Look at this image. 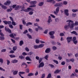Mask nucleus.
I'll return each instance as SVG.
<instances>
[{"label":"nucleus","instance_id":"7c9ffc66","mask_svg":"<svg viewBox=\"0 0 78 78\" xmlns=\"http://www.w3.org/2000/svg\"><path fill=\"white\" fill-rule=\"evenodd\" d=\"M17 47L16 46H14L12 48V50H13V51H16V50H17Z\"/></svg>","mask_w":78,"mask_h":78},{"label":"nucleus","instance_id":"6e6552de","mask_svg":"<svg viewBox=\"0 0 78 78\" xmlns=\"http://www.w3.org/2000/svg\"><path fill=\"white\" fill-rule=\"evenodd\" d=\"M72 39V37H67L66 39L67 40V41L68 43L70 42V41Z\"/></svg>","mask_w":78,"mask_h":78},{"label":"nucleus","instance_id":"4d7b16f0","mask_svg":"<svg viewBox=\"0 0 78 78\" xmlns=\"http://www.w3.org/2000/svg\"><path fill=\"white\" fill-rule=\"evenodd\" d=\"M76 41V37H74L73 38V41Z\"/></svg>","mask_w":78,"mask_h":78},{"label":"nucleus","instance_id":"ddd939ff","mask_svg":"<svg viewBox=\"0 0 78 78\" xmlns=\"http://www.w3.org/2000/svg\"><path fill=\"white\" fill-rule=\"evenodd\" d=\"M30 8H27V9H22L21 10V11H25V12H28L29 11V9H30Z\"/></svg>","mask_w":78,"mask_h":78},{"label":"nucleus","instance_id":"a878e982","mask_svg":"<svg viewBox=\"0 0 78 78\" xmlns=\"http://www.w3.org/2000/svg\"><path fill=\"white\" fill-rule=\"evenodd\" d=\"M32 23L31 22H28L26 24V26H29V25H32Z\"/></svg>","mask_w":78,"mask_h":78},{"label":"nucleus","instance_id":"5701e85b","mask_svg":"<svg viewBox=\"0 0 78 78\" xmlns=\"http://www.w3.org/2000/svg\"><path fill=\"white\" fill-rule=\"evenodd\" d=\"M53 1V3H55V1H54V0H47V2H52Z\"/></svg>","mask_w":78,"mask_h":78},{"label":"nucleus","instance_id":"a19ab883","mask_svg":"<svg viewBox=\"0 0 78 78\" xmlns=\"http://www.w3.org/2000/svg\"><path fill=\"white\" fill-rule=\"evenodd\" d=\"M73 43L75 44V45H76V44L78 43V41L77 40H76L75 41H73Z\"/></svg>","mask_w":78,"mask_h":78},{"label":"nucleus","instance_id":"79ce46f5","mask_svg":"<svg viewBox=\"0 0 78 78\" xmlns=\"http://www.w3.org/2000/svg\"><path fill=\"white\" fill-rule=\"evenodd\" d=\"M72 11L73 12H76V11H78V10L77 9H73L72 10Z\"/></svg>","mask_w":78,"mask_h":78},{"label":"nucleus","instance_id":"864d4df0","mask_svg":"<svg viewBox=\"0 0 78 78\" xmlns=\"http://www.w3.org/2000/svg\"><path fill=\"white\" fill-rule=\"evenodd\" d=\"M52 48L53 50H56V49H57V48L55 46H53L52 47Z\"/></svg>","mask_w":78,"mask_h":78},{"label":"nucleus","instance_id":"c756f323","mask_svg":"<svg viewBox=\"0 0 78 78\" xmlns=\"http://www.w3.org/2000/svg\"><path fill=\"white\" fill-rule=\"evenodd\" d=\"M9 36L11 37H12V38H13V39H14L15 38V37L14 36V35L13 34H10L9 35Z\"/></svg>","mask_w":78,"mask_h":78},{"label":"nucleus","instance_id":"09e8293b","mask_svg":"<svg viewBox=\"0 0 78 78\" xmlns=\"http://www.w3.org/2000/svg\"><path fill=\"white\" fill-rule=\"evenodd\" d=\"M38 28L39 30H41L42 31L43 29L42 27L38 26Z\"/></svg>","mask_w":78,"mask_h":78},{"label":"nucleus","instance_id":"473e14b6","mask_svg":"<svg viewBox=\"0 0 78 78\" xmlns=\"http://www.w3.org/2000/svg\"><path fill=\"white\" fill-rule=\"evenodd\" d=\"M12 9H8L7 10V12H11L12 11Z\"/></svg>","mask_w":78,"mask_h":78},{"label":"nucleus","instance_id":"13d9d810","mask_svg":"<svg viewBox=\"0 0 78 78\" xmlns=\"http://www.w3.org/2000/svg\"><path fill=\"white\" fill-rule=\"evenodd\" d=\"M50 38H51V39H54L55 38V36L53 35H50Z\"/></svg>","mask_w":78,"mask_h":78},{"label":"nucleus","instance_id":"9b49d317","mask_svg":"<svg viewBox=\"0 0 78 78\" xmlns=\"http://www.w3.org/2000/svg\"><path fill=\"white\" fill-rule=\"evenodd\" d=\"M50 51H51L50 48H48L46 49L45 51V52L46 53H50Z\"/></svg>","mask_w":78,"mask_h":78},{"label":"nucleus","instance_id":"4be33fe9","mask_svg":"<svg viewBox=\"0 0 78 78\" xmlns=\"http://www.w3.org/2000/svg\"><path fill=\"white\" fill-rule=\"evenodd\" d=\"M71 33H72V34H74L76 35V36L78 35V33H76V32L75 31H73L71 32Z\"/></svg>","mask_w":78,"mask_h":78},{"label":"nucleus","instance_id":"f8f14e48","mask_svg":"<svg viewBox=\"0 0 78 78\" xmlns=\"http://www.w3.org/2000/svg\"><path fill=\"white\" fill-rule=\"evenodd\" d=\"M21 8V6L20 5H18L16 6L15 8V10H19L20 8Z\"/></svg>","mask_w":78,"mask_h":78},{"label":"nucleus","instance_id":"58836bf2","mask_svg":"<svg viewBox=\"0 0 78 78\" xmlns=\"http://www.w3.org/2000/svg\"><path fill=\"white\" fill-rule=\"evenodd\" d=\"M53 61H54V62L56 64H58V62L57 60H53Z\"/></svg>","mask_w":78,"mask_h":78},{"label":"nucleus","instance_id":"bf43d9fd","mask_svg":"<svg viewBox=\"0 0 78 78\" xmlns=\"http://www.w3.org/2000/svg\"><path fill=\"white\" fill-rule=\"evenodd\" d=\"M25 50L27 51H30V50H29V49L28 48L26 47L25 48Z\"/></svg>","mask_w":78,"mask_h":78},{"label":"nucleus","instance_id":"c03bdc74","mask_svg":"<svg viewBox=\"0 0 78 78\" xmlns=\"http://www.w3.org/2000/svg\"><path fill=\"white\" fill-rule=\"evenodd\" d=\"M45 74L44 73L42 74L41 78H44V77H45Z\"/></svg>","mask_w":78,"mask_h":78},{"label":"nucleus","instance_id":"c9c22d12","mask_svg":"<svg viewBox=\"0 0 78 78\" xmlns=\"http://www.w3.org/2000/svg\"><path fill=\"white\" fill-rule=\"evenodd\" d=\"M33 13H34V12L32 11H31L30 12H29V15H33Z\"/></svg>","mask_w":78,"mask_h":78},{"label":"nucleus","instance_id":"8fccbe9b","mask_svg":"<svg viewBox=\"0 0 78 78\" xmlns=\"http://www.w3.org/2000/svg\"><path fill=\"white\" fill-rule=\"evenodd\" d=\"M12 23L13 25H14V26L16 25V23L14 22V21H13L12 22Z\"/></svg>","mask_w":78,"mask_h":78},{"label":"nucleus","instance_id":"49530a36","mask_svg":"<svg viewBox=\"0 0 78 78\" xmlns=\"http://www.w3.org/2000/svg\"><path fill=\"white\" fill-rule=\"evenodd\" d=\"M60 36H64V33H61L60 34Z\"/></svg>","mask_w":78,"mask_h":78},{"label":"nucleus","instance_id":"774afa93","mask_svg":"<svg viewBox=\"0 0 78 78\" xmlns=\"http://www.w3.org/2000/svg\"><path fill=\"white\" fill-rule=\"evenodd\" d=\"M55 22H59V19H58V18H56L55 19Z\"/></svg>","mask_w":78,"mask_h":78},{"label":"nucleus","instance_id":"ea45409f","mask_svg":"<svg viewBox=\"0 0 78 78\" xmlns=\"http://www.w3.org/2000/svg\"><path fill=\"white\" fill-rule=\"evenodd\" d=\"M22 21L23 24V25H26V22H25V20H23Z\"/></svg>","mask_w":78,"mask_h":78},{"label":"nucleus","instance_id":"4468645a","mask_svg":"<svg viewBox=\"0 0 78 78\" xmlns=\"http://www.w3.org/2000/svg\"><path fill=\"white\" fill-rule=\"evenodd\" d=\"M26 65V67H25V68H27V67H28V65L25 63V62H23V63L21 64V66H24Z\"/></svg>","mask_w":78,"mask_h":78},{"label":"nucleus","instance_id":"39448f33","mask_svg":"<svg viewBox=\"0 0 78 78\" xmlns=\"http://www.w3.org/2000/svg\"><path fill=\"white\" fill-rule=\"evenodd\" d=\"M64 11L65 15L66 16H69V10L66 9L64 10Z\"/></svg>","mask_w":78,"mask_h":78},{"label":"nucleus","instance_id":"20e7f679","mask_svg":"<svg viewBox=\"0 0 78 78\" xmlns=\"http://www.w3.org/2000/svg\"><path fill=\"white\" fill-rule=\"evenodd\" d=\"M52 22V20H51V17L50 16H49L48 17V20L47 21L48 24V25H50V22Z\"/></svg>","mask_w":78,"mask_h":78},{"label":"nucleus","instance_id":"f704fd0d","mask_svg":"<svg viewBox=\"0 0 78 78\" xmlns=\"http://www.w3.org/2000/svg\"><path fill=\"white\" fill-rule=\"evenodd\" d=\"M0 62H1V64L3 63V59L2 58H0Z\"/></svg>","mask_w":78,"mask_h":78},{"label":"nucleus","instance_id":"4c0bfd02","mask_svg":"<svg viewBox=\"0 0 78 78\" xmlns=\"http://www.w3.org/2000/svg\"><path fill=\"white\" fill-rule=\"evenodd\" d=\"M0 35L2 36H4V34L2 32V30L1 29H0Z\"/></svg>","mask_w":78,"mask_h":78},{"label":"nucleus","instance_id":"c85d7f7f","mask_svg":"<svg viewBox=\"0 0 78 78\" xmlns=\"http://www.w3.org/2000/svg\"><path fill=\"white\" fill-rule=\"evenodd\" d=\"M27 36L29 39H32L31 36L30 35V34H27Z\"/></svg>","mask_w":78,"mask_h":78},{"label":"nucleus","instance_id":"052dcab7","mask_svg":"<svg viewBox=\"0 0 78 78\" xmlns=\"http://www.w3.org/2000/svg\"><path fill=\"white\" fill-rule=\"evenodd\" d=\"M59 4V6L61 7L62 6V5H63V4H62V2H60L58 3Z\"/></svg>","mask_w":78,"mask_h":78},{"label":"nucleus","instance_id":"bb28decb","mask_svg":"<svg viewBox=\"0 0 78 78\" xmlns=\"http://www.w3.org/2000/svg\"><path fill=\"white\" fill-rule=\"evenodd\" d=\"M9 56L10 58H16V56L14 55L11 54L9 55Z\"/></svg>","mask_w":78,"mask_h":78},{"label":"nucleus","instance_id":"f3484780","mask_svg":"<svg viewBox=\"0 0 78 78\" xmlns=\"http://www.w3.org/2000/svg\"><path fill=\"white\" fill-rule=\"evenodd\" d=\"M49 34H50V36L53 35V34H55V31H51L49 32Z\"/></svg>","mask_w":78,"mask_h":78},{"label":"nucleus","instance_id":"aec40b11","mask_svg":"<svg viewBox=\"0 0 78 78\" xmlns=\"http://www.w3.org/2000/svg\"><path fill=\"white\" fill-rule=\"evenodd\" d=\"M38 48H42V47H43L44 46V44H41L38 46Z\"/></svg>","mask_w":78,"mask_h":78},{"label":"nucleus","instance_id":"1a4fd4ad","mask_svg":"<svg viewBox=\"0 0 78 78\" xmlns=\"http://www.w3.org/2000/svg\"><path fill=\"white\" fill-rule=\"evenodd\" d=\"M12 72L13 75H16L18 73V71L12 70Z\"/></svg>","mask_w":78,"mask_h":78},{"label":"nucleus","instance_id":"3c124183","mask_svg":"<svg viewBox=\"0 0 78 78\" xmlns=\"http://www.w3.org/2000/svg\"><path fill=\"white\" fill-rule=\"evenodd\" d=\"M19 58L21 59H23L24 58V57H23V56L22 55H21L19 56Z\"/></svg>","mask_w":78,"mask_h":78},{"label":"nucleus","instance_id":"de8ad7c7","mask_svg":"<svg viewBox=\"0 0 78 78\" xmlns=\"http://www.w3.org/2000/svg\"><path fill=\"white\" fill-rule=\"evenodd\" d=\"M34 48L35 49H36V48H39V47L38 45H35L34 46Z\"/></svg>","mask_w":78,"mask_h":78},{"label":"nucleus","instance_id":"72a5a7b5","mask_svg":"<svg viewBox=\"0 0 78 78\" xmlns=\"http://www.w3.org/2000/svg\"><path fill=\"white\" fill-rule=\"evenodd\" d=\"M5 39V37H0V40L1 41H3Z\"/></svg>","mask_w":78,"mask_h":78},{"label":"nucleus","instance_id":"a18cd8bd","mask_svg":"<svg viewBox=\"0 0 78 78\" xmlns=\"http://www.w3.org/2000/svg\"><path fill=\"white\" fill-rule=\"evenodd\" d=\"M63 4L65 5H67V2L66 1H64L63 2Z\"/></svg>","mask_w":78,"mask_h":78},{"label":"nucleus","instance_id":"6e6d98bb","mask_svg":"<svg viewBox=\"0 0 78 78\" xmlns=\"http://www.w3.org/2000/svg\"><path fill=\"white\" fill-rule=\"evenodd\" d=\"M61 64L62 66H64V65L66 64V62H62Z\"/></svg>","mask_w":78,"mask_h":78},{"label":"nucleus","instance_id":"b1692460","mask_svg":"<svg viewBox=\"0 0 78 78\" xmlns=\"http://www.w3.org/2000/svg\"><path fill=\"white\" fill-rule=\"evenodd\" d=\"M51 74L50 73H49L48 74L46 78H51Z\"/></svg>","mask_w":78,"mask_h":78},{"label":"nucleus","instance_id":"dca6fc26","mask_svg":"<svg viewBox=\"0 0 78 78\" xmlns=\"http://www.w3.org/2000/svg\"><path fill=\"white\" fill-rule=\"evenodd\" d=\"M59 72H60V70L58 69H57L54 72V73L55 74H57V73H59Z\"/></svg>","mask_w":78,"mask_h":78},{"label":"nucleus","instance_id":"7ed1b4c3","mask_svg":"<svg viewBox=\"0 0 78 78\" xmlns=\"http://www.w3.org/2000/svg\"><path fill=\"white\" fill-rule=\"evenodd\" d=\"M59 7H57L55 9V11H54V14L56 15V16H57V15H58V12H59Z\"/></svg>","mask_w":78,"mask_h":78},{"label":"nucleus","instance_id":"37998d69","mask_svg":"<svg viewBox=\"0 0 78 78\" xmlns=\"http://www.w3.org/2000/svg\"><path fill=\"white\" fill-rule=\"evenodd\" d=\"M28 55H31L32 54H33V52H30L27 53Z\"/></svg>","mask_w":78,"mask_h":78},{"label":"nucleus","instance_id":"a211bd4d","mask_svg":"<svg viewBox=\"0 0 78 78\" xmlns=\"http://www.w3.org/2000/svg\"><path fill=\"white\" fill-rule=\"evenodd\" d=\"M34 76V74L33 73H29L27 75V76Z\"/></svg>","mask_w":78,"mask_h":78},{"label":"nucleus","instance_id":"f03ea898","mask_svg":"<svg viewBox=\"0 0 78 78\" xmlns=\"http://www.w3.org/2000/svg\"><path fill=\"white\" fill-rule=\"evenodd\" d=\"M37 3V2L36 1H31V2H30V5H32V4H34L29 6V7H30V8H33V7H36V5L35 4H36Z\"/></svg>","mask_w":78,"mask_h":78},{"label":"nucleus","instance_id":"680f3d73","mask_svg":"<svg viewBox=\"0 0 78 78\" xmlns=\"http://www.w3.org/2000/svg\"><path fill=\"white\" fill-rule=\"evenodd\" d=\"M70 61H71V62H74V61H75V59H73V58H72L71 59H70Z\"/></svg>","mask_w":78,"mask_h":78},{"label":"nucleus","instance_id":"6ab92c4d","mask_svg":"<svg viewBox=\"0 0 78 78\" xmlns=\"http://www.w3.org/2000/svg\"><path fill=\"white\" fill-rule=\"evenodd\" d=\"M26 59L27 61H31V59H30V57L28 56H27L26 58Z\"/></svg>","mask_w":78,"mask_h":78},{"label":"nucleus","instance_id":"cd10ccee","mask_svg":"<svg viewBox=\"0 0 78 78\" xmlns=\"http://www.w3.org/2000/svg\"><path fill=\"white\" fill-rule=\"evenodd\" d=\"M2 8L3 9H7V7H6V6L4 5H2Z\"/></svg>","mask_w":78,"mask_h":78},{"label":"nucleus","instance_id":"0eeeda50","mask_svg":"<svg viewBox=\"0 0 78 78\" xmlns=\"http://www.w3.org/2000/svg\"><path fill=\"white\" fill-rule=\"evenodd\" d=\"M7 28V27H5V30L6 31H7V32H8V33H10V34H11V30H10L9 28Z\"/></svg>","mask_w":78,"mask_h":78},{"label":"nucleus","instance_id":"69168bd1","mask_svg":"<svg viewBox=\"0 0 78 78\" xmlns=\"http://www.w3.org/2000/svg\"><path fill=\"white\" fill-rule=\"evenodd\" d=\"M51 42L52 44V45H55V41H51Z\"/></svg>","mask_w":78,"mask_h":78},{"label":"nucleus","instance_id":"338daca9","mask_svg":"<svg viewBox=\"0 0 78 78\" xmlns=\"http://www.w3.org/2000/svg\"><path fill=\"white\" fill-rule=\"evenodd\" d=\"M6 51V49H4L2 50H1V52H5Z\"/></svg>","mask_w":78,"mask_h":78},{"label":"nucleus","instance_id":"2eb2a0df","mask_svg":"<svg viewBox=\"0 0 78 78\" xmlns=\"http://www.w3.org/2000/svg\"><path fill=\"white\" fill-rule=\"evenodd\" d=\"M12 63H17L18 62V60L16 59H14L11 61Z\"/></svg>","mask_w":78,"mask_h":78},{"label":"nucleus","instance_id":"423d86ee","mask_svg":"<svg viewBox=\"0 0 78 78\" xmlns=\"http://www.w3.org/2000/svg\"><path fill=\"white\" fill-rule=\"evenodd\" d=\"M11 2L10 1L8 0L6 2L4 3V5H6V6H9V5L11 4Z\"/></svg>","mask_w":78,"mask_h":78},{"label":"nucleus","instance_id":"5fc2aeb1","mask_svg":"<svg viewBox=\"0 0 78 78\" xmlns=\"http://www.w3.org/2000/svg\"><path fill=\"white\" fill-rule=\"evenodd\" d=\"M42 58H40V59L39 60V64H40V63L41 62H42Z\"/></svg>","mask_w":78,"mask_h":78},{"label":"nucleus","instance_id":"0e129e2a","mask_svg":"<svg viewBox=\"0 0 78 78\" xmlns=\"http://www.w3.org/2000/svg\"><path fill=\"white\" fill-rule=\"evenodd\" d=\"M3 22H4V23L5 25H7V24H8V21L6 20L4 21Z\"/></svg>","mask_w":78,"mask_h":78},{"label":"nucleus","instance_id":"9d476101","mask_svg":"<svg viewBox=\"0 0 78 78\" xmlns=\"http://www.w3.org/2000/svg\"><path fill=\"white\" fill-rule=\"evenodd\" d=\"M44 66V63L43 62H41L38 66V68L43 67Z\"/></svg>","mask_w":78,"mask_h":78},{"label":"nucleus","instance_id":"f257e3e1","mask_svg":"<svg viewBox=\"0 0 78 78\" xmlns=\"http://www.w3.org/2000/svg\"><path fill=\"white\" fill-rule=\"evenodd\" d=\"M66 22L68 23V25H66L64 26V29L66 31H67L70 28L71 29H73L74 27V24H73V21L68 20L66 21Z\"/></svg>","mask_w":78,"mask_h":78},{"label":"nucleus","instance_id":"e2e57ef3","mask_svg":"<svg viewBox=\"0 0 78 78\" xmlns=\"http://www.w3.org/2000/svg\"><path fill=\"white\" fill-rule=\"evenodd\" d=\"M7 65H9V64H10V61H9V60H7Z\"/></svg>","mask_w":78,"mask_h":78},{"label":"nucleus","instance_id":"603ef678","mask_svg":"<svg viewBox=\"0 0 78 78\" xmlns=\"http://www.w3.org/2000/svg\"><path fill=\"white\" fill-rule=\"evenodd\" d=\"M35 42H36L37 44H39V40L38 39H36L35 40Z\"/></svg>","mask_w":78,"mask_h":78},{"label":"nucleus","instance_id":"412c9836","mask_svg":"<svg viewBox=\"0 0 78 78\" xmlns=\"http://www.w3.org/2000/svg\"><path fill=\"white\" fill-rule=\"evenodd\" d=\"M23 44H24V43H23V41L21 40L20 41V46H22V45H23Z\"/></svg>","mask_w":78,"mask_h":78},{"label":"nucleus","instance_id":"e433bc0d","mask_svg":"<svg viewBox=\"0 0 78 78\" xmlns=\"http://www.w3.org/2000/svg\"><path fill=\"white\" fill-rule=\"evenodd\" d=\"M20 26V30H22V28H23V25L22 24H20L19 25Z\"/></svg>","mask_w":78,"mask_h":78},{"label":"nucleus","instance_id":"393cba45","mask_svg":"<svg viewBox=\"0 0 78 78\" xmlns=\"http://www.w3.org/2000/svg\"><path fill=\"white\" fill-rule=\"evenodd\" d=\"M43 5H44V2H40L38 4V6H42Z\"/></svg>","mask_w":78,"mask_h":78},{"label":"nucleus","instance_id":"2f4dec72","mask_svg":"<svg viewBox=\"0 0 78 78\" xmlns=\"http://www.w3.org/2000/svg\"><path fill=\"white\" fill-rule=\"evenodd\" d=\"M74 26H77L78 25V22L76 21L75 23H73Z\"/></svg>","mask_w":78,"mask_h":78}]
</instances>
